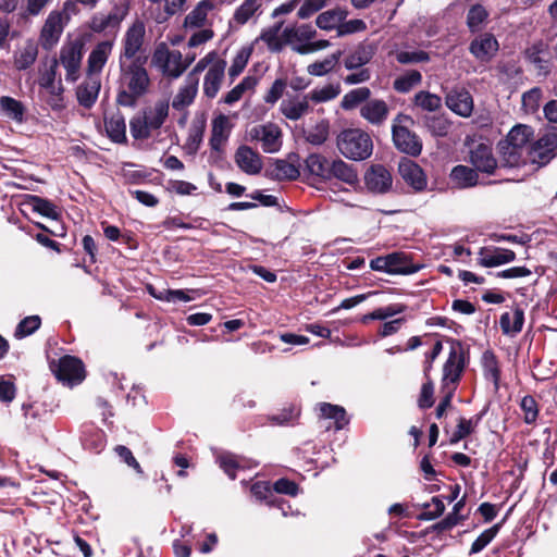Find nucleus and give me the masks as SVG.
Wrapping results in <instances>:
<instances>
[{
    "instance_id": "nucleus-1",
    "label": "nucleus",
    "mask_w": 557,
    "mask_h": 557,
    "mask_svg": "<svg viewBox=\"0 0 557 557\" xmlns=\"http://www.w3.org/2000/svg\"><path fill=\"white\" fill-rule=\"evenodd\" d=\"M304 182L310 186L325 184L337 180L349 186H355L358 180L357 170L352 164L339 158L330 159L321 153H310L302 164Z\"/></svg>"
},
{
    "instance_id": "nucleus-2",
    "label": "nucleus",
    "mask_w": 557,
    "mask_h": 557,
    "mask_svg": "<svg viewBox=\"0 0 557 557\" xmlns=\"http://www.w3.org/2000/svg\"><path fill=\"white\" fill-rule=\"evenodd\" d=\"M147 57H137L129 63L120 61V88L115 102L120 107L135 108L138 100L144 97L150 88V77L145 67Z\"/></svg>"
},
{
    "instance_id": "nucleus-3",
    "label": "nucleus",
    "mask_w": 557,
    "mask_h": 557,
    "mask_svg": "<svg viewBox=\"0 0 557 557\" xmlns=\"http://www.w3.org/2000/svg\"><path fill=\"white\" fill-rule=\"evenodd\" d=\"M449 354L442 369L441 389L457 391L470 362V348L460 339L448 337Z\"/></svg>"
},
{
    "instance_id": "nucleus-4",
    "label": "nucleus",
    "mask_w": 557,
    "mask_h": 557,
    "mask_svg": "<svg viewBox=\"0 0 557 557\" xmlns=\"http://www.w3.org/2000/svg\"><path fill=\"white\" fill-rule=\"evenodd\" d=\"M169 116V102L159 100L152 108H145L140 114L129 121V129L134 139L145 140L151 137L152 131L162 127Z\"/></svg>"
},
{
    "instance_id": "nucleus-5",
    "label": "nucleus",
    "mask_w": 557,
    "mask_h": 557,
    "mask_svg": "<svg viewBox=\"0 0 557 557\" xmlns=\"http://www.w3.org/2000/svg\"><path fill=\"white\" fill-rule=\"evenodd\" d=\"M413 124L414 120L412 116L401 112L398 113L392 123V140L399 152L416 158L421 154L423 143L422 139L410 129Z\"/></svg>"
},
{
    "instance_id": "nucleus-6",
    "label": "nucleus",
    "mask_w": 557,
    "mask_h": 557,
    "mask_svg": "<svg viewBox=\"0 0 557 557\" xmlns=\"http://www.w3.org/2000/svg\"><path fill=\"white\" fill-rule=\"evenodd\" d=\"M336 145L345 158L355 161L368 159L373 151L371 136L360 128H346L342 131L337 136Z\"/></svg>"
},
{
    "instance_id": "nucleus-7",
    "label": "nucleus",
    "mask_w": 557,
    "mask_h": 557,
    "mask_svg": "<svg viewBox=\"0 0 557 557\" xmlns=\"http://www.w3.org/2000/svg\"><path fill=\"white\" fill-rule=\"evenodd\" d=\"M50 369L58 381L69 386L77 385L86 377L84 362L71 355H64L58 361H52Z\"/></svg>"
},
{
    "instance_id": "nucleus-8",
    "label": "nucleus",
    "mask_w": 557,
    "mask_h": 557,
    "mask_svg": "<svg viewBox=\"0 0 557 557\" xmlns=\"http://www.w3.org/2000/svg\"><path fill=\"white\" fill-rule=\"evenodd\" d=\"M398 174L413 194L429 190V178L425 171L412 159L400 158L397 168Z\"/></svg>"
},
{
    "instance_id": "nucleus-9",
    "label": "nucleus",
    "mask_w": 557,
    "mask_h": 557,
    "mask_svg": "<svg viewBox=\"0 0 557 557\" xmlns=\"http://www.w3.org/2000/svg\"><path fill=\"white\" fill-rule=\"evenodd\" d=\"M83 47V42L74 40L63 45L60 50V62L66 71L65 79L67 82L74 83L79 77Z\"/></svg>"
},
{
    "instance_id": "nucleus-10",
    "label": "nucleus",
    "mask_w": 557,
    "mask_h": 557,
    "mask_svg": "<svg viewBox=\"0 0 557 557\" xmlns=\"http://www.w3.org/2000/svg\"><path fill=\"white\" fill-rule=\"evenodd\" d=\"M363 180L368 191L374 195L387 194L393 187L392 173L380 163L370 165Z\"/></svg>"
},
{
    "instance_id": "nucleus-11",
    "label": "nucleus",
    "mask_w": 557,
    "mask_h": 557,
    "mask_svg": "<svg viewBox=\"0 0 557 557\" xmlns=\"http://www.w3.org/2000/svg\"><path fill=\"white\" fill-rule=\"evenodd\" d=\"M145 38V24L137 20L126 30L123 39V51L120 54V61H133L143 47Z\"/></svg>"
},
{
    "instance_id": "nucleus-12",
    "label": "nucleus",
    "mask_w": 557,
    "mask_h": 557,
    "mask_svg": "<svg viewBox=\"0 0 557 557\" xmlns=\"http://www.w3.org/2000/svg\"><path fill=\"white\" fill-rule=\"evenodd\" d=\"M128 11V4H115L108 15L95 14L90 20L89 27L95 33H102L108 28L117 30Z\"/></svg>"
},
{
    "instance_id": "nucleus-13",
    "label": "nucleus",
    "mask_w": 557,
    "mask_h": 557,
    "mask_svg": "<svg viewBox=\"0 0 557 557\" xmlns=\"http://www.w3.org/2000/svg\"><path fill=\"white\" fill-rule=\"evenodd\" d=\"M62 33V13L59 11L50 12L40 30L39 42L42 49L52 50L59 42Z\"/></svg>"
},
{
    "instance_id": "nucleus-14",
    "label": "nucleus",
    "mask_w": 557,
    "mask_h": 557,
    "mask_svg": "<svg viewBox=\"0 0 557 557\" xmlns=\"http://www.w3.org/2000/svg\"><path fill=\"white\" fill-rule=\"evenodd\" d=\"M469 162L476 173L481 172L487 175L494 174L498 166L492 147L482 143L470 150Z\"/></svg>"
},
{
    "instance_id": "nucleus-15",
    "label": "nucleus",
    "mask_w": 557,
    "mask_h": 557,
    "mask_svg": "<svg viewBox=\"0 0 557 557\" xmlns=\"http://www.w3.org/2000/svg\"><path fill=\"white\" fill-rule=\"evenodd\" d=\"M302 174V164L299 163L297 153H289L287 160L276 159L269 176L277 181H295Z\"/></svg>"
},
{
    "instance_id": "nucleus-16",
    "label": "nucleus",
    "mask_w": 557,
    "mask_h": 557,
    "mask_svg": "<svg viewBox=\"0 0 557 557\" xmlns=\"http://www.w3.org/2000/svg\"><path fill=\"white\" fill-rule=\"evenodd\" d=\"M499 49L493 34L483 33L475 37L469 46L470 53L481 62H490Z\"/></svg>"
},
{
    "instance_id": "nucleus-17",
    "label": "nucleus",
    "mask_w": 557,
    "mask_h": 557,
    "mask_svg": "<svg viewBox=\"0 0 557 557\" xmlns=\"http://www.w3.org/2000/svg\"><path fill=\"white\" fill-rule=\"evenodd\" d=\"M237 166L248 175L259 174L262 170V160L258 152L249 146H240L237 148L235 156Z\"/></svg>"
},
{
    "instance_id": "nucleus-18",
    "label": "nucleus",
    "mask_w": 557,
    "mask_h": 557,
    "mask_svg": "<svg viewBox=\"0 0 557 557\" xmlns=\"http://www.w3.org/2000/svg\"><path fill=\"white\" fill-rule=\"evenodd\" d=\"M252 132L255 133L252 137L261 140L262 150L264 152L274 153L281 149L282 131L277 125L269 123L267 125H261L260 132L258 128H253Z\"/></svg>"
},
{
    "instance_id": "nucleus-19",
    "label": "nucleus",
    "mask_w": 557,
    "mask_h": 557,
    "mask_svg": "<svg viewBox=\"0 0 557 557\" xmlns=\"http://www.w3.org/2000/svg\"><path fill=\"white\" fill-rule=\"evenodd\" d=\"M479 255V264L484 268L498 267L516 259L515 251L502 247H482Z\"/></svg>"
},
{
    "instance_id": "nucleus-20",
    "label": "nucleus",
    "mask_w": 557,
    "mask_h": 557,
    "mask_svg": "<svg viewBox=\"0 0 557 557\" xmlns=\"http://www.w3.org/2000/svg\"><path fill=\"white\" fill-rule=\"evenodd\" d=\"M387 273L393 275H409L418 272L421 265L412 261L410 253L405 251H394L387 255Z\"/></svg>"
},
{
    "instance_id": "nucleus-21",
    "label": "nucleus",
    "mask_w": 557,
    "mask_h": 557,
    "mask_svg": "<svg viewBox=\"0 0 557 557\" xmlns=\"http://www.w3.org/2000/svg\"><path fill=\"white\" fill-rule=\"evenodd\" d=\"M556 139L543 136L529 147V154L533 163L546 165L555 156Z\"/></svg>"
},
{
    "instance_id": "nucleus-22",
    "label": "nucleus",
    "mask_w": 557,
    "mask_h": 557,
    "mask_svg": "<svg viewBox=\"0 0 557 557\" xmlns=\"http://www.w3.org/2000/svg\"><path fill=\"white\" fill-rule=\"evenodd\" d=\"M231 128L232 126L230 124V120L224 114H220L212 120V129L209 139V145L212 152H223V145L230 137Z\"/></svg>"
},
{
    "instance_id": "nucleus-23",
    "label": "nucleus",
    "mask_w": 557,
    "mask_h": 557,
    "mask_svg": "<svg viewBox=\"0 0 557 557\" xmlns=\"http://www.w3.org/2000/svg\"><path fill=\"white\" fill-rule=\"evenodd\" d=\"M113 44L112 41L104 40L98 42L89 53L87 60V75H99L104 67L109 55L111 54Z\"/></svg>"
},
{
    "instance_id": "nucleus-24",
    "label": "nucleus",
    "mask_w": 557,
    "mask_h": 557,
    "mask_svg": "<svg viewBox=\"0 0 557 557\" xmlns=\"http://www.w3.org/2000/svg\"><path fill=\"white\" fill-rule=\"evenodd\" d=\"M226 67V61L223 59L216 60L208 70L203 81V94L213 99L221 87L224 72Z\"/></svg>"
},
{
    "instance_id": "nucleus-25",
    "label": "nucleus",
    "mask_w": 557,
    "mask_h": 557,
    "mask_svg": "<svg viewBox=\"0 0 557 557\" xmlns=\"http://www.w3.org/2000/svg\"><path fill=\"white\" fill-rule=\"evenodd\" d=\"M449 180L457 189H469L480 184L479 173L473 168L463 164L455 165L451 169Z\"/></svg>"
},
{
    "instance_id": "nucleus-26",
    "label": "nucleus",
    "mask_w": 557,
    "mask_h": 557,
    "mask_svg": "<svg viewBox=\"0 0 557 557\" xmlns=\"http://www.w3.org/2000/svg\"><path fill=\"white\" fill-rule=\"evenodd\" d=\"M446 106L460 116H470L473 110V99L466 90H453L446 96Z\"/></svg>"
},
{
    "instance_id": "nucleus-27",
    "label": "nucleus",
    "mask_w": 557,
    "mask_h": 557,
    "mask_svg": "<svg viewBox=\"0 0 557 557\" xmlns=\"http://www.w3.org/2000/svg\"><path fill=\"white\" fill-rule=\"evenodd\" d=\"M375 54V48L370 44H359L344 59V66L349 70L362 69L368 64Z\"/></svg>"
},
{
    "instance_id": "nucleus-28",
    "label": "nucleus",
    "mask_w": 557,
    "mask_h": 557,
    "mask_svg": "<svg viewBox=\"0 0 557 557\" xmlns=\"http://www.w3.org/2000/svg\"><path fill=\"white\" fill-rule=\"evenodd\" d=\"M100 87L101 84L98 76H88V81L77 87L76 96L78 103L86 109H90L97 101Z\"/></svg>"
},
{
    "instance_id": "nucleus-29",
    "label": "nucleus",
    "mask_w": 557,
    "mask_h": 557,
    "mask_svg": "<svg viewBox=\"0 0 557 557\" xmlns=\"http://www.w3.org/2000/svg\"><path fill=\"white\" fill-rule=\"evenodd\" d=\"M388 106L384 100H369L360 110V115L374 125H381L388 115Z\"/></svg>"
},
{
    "instance_id": "nucleus-30",
    "label": "nucleus",
    "mask_w": 557,
    "mask_h": 557,
    "mask_svg": "<svg viewBox=\"0 0 557 557\" xmlns=\"http://www.w3.org/2000/svg\"><path fill=\"white\" fill-rule=\"evenodd\" d=\"M22 410L26 429L32 433L39 431L46 420L47 410L36 403L23 404Z\"/></svg>"
},
{
    "instance_id": "nucleus-31",
    "label": "nucleus",
    "mask_w": 557,
    "mask_h": 557,
    "mask_svg": "<svg viewBox=\"0 0 557 557\" xmlns=\"http://www.w3.org/2000/svg\"><path fill=\"white\" fill-rule=\"evenodd\" d=\"M26 205L29 206L34 212H37L42 216L55 221L61 218V212L58 207L47 198H42L37 195H27Z\"/></svg>"
},
{
    "instance_id": "nucleus-32",
    "label": "nucleus",
    "mask_w": 557,
    "mask_h": 557,
    "mask_svg": "<svg viewBox=\"0 0 557 557\" xmlns=\"http://www.w3.org/2000/svg\"><path fill=\"white\" fill-rule=\"evenodd\" d=\"M308 95L304 96L302 99H290L281 103L282 114L292 121L299 120L302 115L308 113L310 110Z\"/></svg>"
},
{
    "instance_id": "nucleus-33",
    "label": "nucleus",
    "mask_w": 557,
    "mask_h": 557,
    "mask_svg": "<svg viewBox=\"0 0 557 557\" xmlns=\"http://www.w3.org/2000/svg\"><path fill=\"white\" fill-rule=\"evenodd\" d=\"M104 126L108 137L113 143L124 144L127 141L125 120L121 113L106 119Z\"/></svg>"
},
{
    "instance_id": "nucleus-34",
    "label": "nucleus",
    "mask_w": 557,
    "mask_h": 557,
    "mask_svg": "<svg viewBox=\"0 0 557 557\" xmlns=\"http://www.w3.org/2000/svg\"><path fill=\"white\" fill-rule=\"evenodd\" d=\"M319 409L322 418L334 420L336 430H342L349 423L345 408L339 405L320 403Z\"/></svg>"
},
{
    "instance_id": "nucleus-35",
    "label": "nucleus",
    "mask_w": 557,
    "mask_h": 557,
    "mask_svg": "<svg viewBox=\"0 0 557 557\" xmlns=\"http://www.w3.org/2000/svg\"><path fill=\"white\" fill-rule=\"evenodd\" d=\"M524 323V311L521 307L513 308V322L511 324V317L509 312H504L499 319V325L503 334L516 335L522 331Z\"/></svg>"
},
{
    "instance_id": "nucleus-36",
    "label": "nucleus",
    "mask_w": 557,
    "mask_h": 557,
    "mask_svg": "<svg viewBox=\"0 0 557 557\" xmlns=\"http://www.w3.org/2000/svg\"><path fill=\"white\" fill-rule=\"evenodd\" d=\"M482 368L486 380H491L495 388L499 387L502 371L495 352L487 349L482 355Z\"/></svg>"
},
{
    "instance_id": "nucleus-37",
    "label": "nucleus",
    "mask_w": 557,
    "mask_h": 557,
    "mask_svg": "<svg viewBox=\"0 0 557 557\" xmlns=\"http://www.w3.org/2000/svg\"><path fill=\"white\" fill-rule=\"evenodd\" d=\"M533 135L534 129L531 126L518 124L509 131L505 143H508L519 149L524 150L528 144L532 140Z\"/></svg>"
},
{
    "instance_id": "nucleus-38",
    "label": "nucleus",
    "mask_w": 557,
    "mask_h": 557,
    "mask_svg": "<svg viewBox=\"0 0 557 557\" xmlns=\"http://www.w3.org/2000/svg\"><path fill=\"white\" fill-rule=\"evenodd\" d=\"M347 14V11L341 8L327 10L318 15L315 24L324 30L338 29V25L346 18Z\"/></svg>"
},
{
    "instance_id": "nucleus-39",
    "label": "nucleus",
    "mask_w": 557,
    "mask_h": 557,
    "mask_svg": "<svg viewBox=\"0 0 557 557\" xmlns=\"http://www.w3.org/2000/svg\"><path fill=\"white\" fill-rule=\"evenodd\" d=\"M198 78H194L193 81H187L186 86L182 87L178 92L175 95L172 107L175 110H183L184 108L190 106L197 95L198 90Z\"/></svg>"
},
{
    "instance_id": "nucleus-40",
    "label": "nucleus",
    "mask_w": 557,
    "mask_h": 557,
    "mask_svg": "<svg viewBox=\"0 0 557 557\" xmlns=\"http://www.w3.org/2000/svg\"><path fill=\"white\" fill-rule=\"evenodd\" d=\"M498 149L504 166L517 168L525 163L523 160L522 149H519L505 141H499Z\"/></svg>"
},
{
    "instance_id": "nucleus-41",
    "label": "nucleus",
    "mask_w": 557,
    "mask_h": 557,
    "mask_svg": "<svg viewBox=\"0 0 557 557\" xmlns=\"http://www.w3.org/2000/svg\"><path fill=\"white\" fill-rule=\"evenodd\" d=\"M213 9V3L210 0H201L197 5L186 15L184 24L190 27L203 26L208 11Z\"/></svg>"
},
{
    "instance_id": "nucleus-42",
    "label": "nucleus",
    "mask_w": 557,
    "mask_h": 557,
    "mask_svg": "<svg viewBox=\"0 0 557 557\" xmlns=\"http://www.w3.org/2000/svg\"><path fill=\"white\" fill-rule=\"evenodd\" d=\"M546 47L543 40H537L524 50V58L530 63L534 64L540 73L545 75L549 73V67L545 64L546 61H544L540 54L546 50Z\"/></svg>"
},
{
    "instance_id": "nucleus-43",
    "label": "nucleus",
    "mask_w": 557,
    "mask_h": 557,
    "mask_svg": "<svg viewBox=\"0 0 557 557\" xmlns=\"http://www.w3.org/2000/svg\"><path fill=\"white\" fill-rule=\"evenodd\" d=\"M422 82V75L418 70L407 71L405 74L395 78L393 88L401 94L409 92L413 87Z\"/></svg>"
},
{
    "instance_id": "nucleus-44",
    "label": "nucleus",
    "mask_w": 557,
    "mask_h": 557,
    "mask_svg": "<svg viewBox=\"0 0 557 557\" xmlns=\"http://www.w3.org/2000/svg\"><path fill=\"white\" fill-rule=\"evenodd\" d=\"M38 55V47L33 41H27L23 50L14 59V66L18 71L29 69L36 61Z\"/></svg>"
},
{
    "instance_id": "nucleus-45",
    "label": "nucleus",
    "mask_w": 557,
    "mask_h": 557,
    "mask_svg": "<svg viewBox=\"0 0 557 557\" xmlns=\"http://www.w3.org/2000/svg\"><path fill=\"white\" fill-rule=\"evenodd\" d=\"M250 492L258 500L265 502L269 506H276L278 498L273 493V486L267 481H257L251 487Z\"/></svg>"
},
{
    "instance_id": "nucleus-46",
    "label": "nucleus",
    "mask_w": 557,
    "mask_h": 557,
    "mask_svg": "<svg viewBox=\"0 0 557 557\" xmlns=\"http://www.w3.org/2000/svg\"><path fill=\"white\" fill-rule=\"evenodd\" d=\"M505 520H506V517L502 521H499V522L495 523L494 525H492L491 528L484 530L472 543L471 548H470V554H478L481 550H483L494 540V537L498 534Z\"/></svg>"
},
{
    "instance_id": "nucleus-47",
    "label": "nucleus",
    "mask_w": 557,
    "mask_h": 557,
    "mask_svg": "<svg viewBox=\"0 0 557 557\" xmlns=\"http://www.w3.org/2000/svg\"><path fill=\"white\" fill-rule=\"evenodd\" d=\"M0 106L8 117L20 123L23 122L25 107L20 100H16L9 96H3L0 98Z\"/></svg>"
},
{
    "instance_id": "nucleus-48",
    "label": "nucleus",
    "mask_w": 557,
    "mask_h": 557,
    "mask_svg": "<svg viewBox=\"0 0 557 557\" xmlns=\"http://www.w3.org/2000/svg\"><path fill=\"white\" fill-rule=\"evenodd\" d=\"M371 90L368 87H359L348 91L342 99L341 107L344 110H352L360 103L369 100Z\"/></svg>"
},
{
    "instance_id": "nucleus-49",
    "label": "nucleus",
    "mask_w": 557,
    "mask_h": 557,
    "mask_svg": "<svg viewBox=\"0 0 557 557\" xmlns=\"http://www.w3.org/2000/svg\"><path fill=\"white\" fill-rule=\"evenodd\" d=\"M243 458L232 454L223 453L218 457L220 468L227 474L231 480L236 479V472L245 467L242 465Z\"/></svg>"
},
{
    "instance_id": "nucleus-50",
    "label": "nucleus",
    "mask_w": 557,
    "mask_h": 557,
    "mask_svg": "<svg viewBox=\"0 0 557 557\" xmlns=\"http://www.w3.org/2000/svg\"><path fill=\"white\" fill-rule=\"evenodd\" d=\"M424 125L434 137L447 136L451 126L450 122L443 115L425 116Z\"/></svg>"
},
{
    "instance_id": "nucleus-51",
    "label": "nucleus",
    "mask_w": 557,
    "mask_h": 557,
    "mask_svg": "<svg viewBox=\"0 0 557 557\" xmlns=\"http://www.w3.org/2000/svg\"><path fill=\"white\" fill-rule=\"evenodd\" d=\"M342 55V51L338 50L330 55H327L322 61L313 62L308 66V73L313 76H323L331 72L337 62L339 61V58Z\"/></svg>"
},
{
    "instance_id": "nucleus-52",
    "label": "nucleus",
    "mask_w": 557,
    "mask_h": 557,
    "mask_svg": "<svg viewBox=\"0 0 557 557\" xmlns=\"http://www.w3.org/2000/svg\"><path fill=\"white\" fill-rule=\"evenodd\" d=\"M519 406L523 412L524 423L530 425L535 424L540 414V406L536 399L531 395H525L520 400Z\"/></svg>"
},
{
    "instance_id": "nucleus-53",
    "label": "nucleus",
    "mask_w": 557,
    "mask_h": 557,
    "mask_svg": "<svg viewBox=\"0 0 557 557\" xmlns=\"http://www.w3.org/2000/svg\"><path fill=\"white\" fill-rule=\"evenodd\" d=\"M281 27L282 23H277L276 25L262 30L260 35V39L267 44L268 49L271 52H280L284 48V41H282L280 36Z\"/></svg>"
},
{
    "instance_id": "nucleus-54",
    "label": "nucleus",
    "mask_w": 557,
    "mask_h": 557,
    "mask_svg": "<svg viewBox=\"0 0 557 557\" xmlns=\"http://www.w3.org/2000/svg\"><path fill=\"white\" fill-rule=\"evenodd\" d=\"M330 123L327 120H321L311 129L305 132V139L311 145L320 146L329 137Z\"/></svg>"
},
{
    "instance_id": "nucleus-55",
    "label": "nucleus",
    "mask_w": 557,
    "mask_h": 557,
    "mask_svg": "<svg viewBox=\"0 0 557 557\" xmlns=\"http://www.w3.org/2000/svg\"><path fill=\"white\" fill-rule=\"evenodd\" d=\"M488 17V12L481 4L472 5L467 14V25L470 32L475 33L481 28V25Z\"/></svg>"
},
{
    "instance_id": "nucleus-56",
    "label": "nucleus",
    "mask_w": 557,
    "mask_h": 557,
    "mask_svg": "<svg viewBox=\"0 0 557 557\" xmlns=\"http://www.w3.org/2000/svg\"><path fill=\"white\" fill-rule=\"evenodd\" d=\"M414 104L422 110L434 112L441 108L442 99L435 94L421 90L414 96Z\"/></svg>"
},
{
    "instance_id": "nucleus-57",
    "label": "nucleus",
    "mask_w": 557,
    "mask_h": 557,
    "mask_svg": "<svg viewBox=\"0 0 557 557\" xmlns=\"http://www.w3.org/2000/svg\"><path fill=\"white\" fill-rule=\"evenodd\" d=\"M41 325L39 315H29L20 321L14 331V336L18 339L35 333Z\"/></svg>"
},
{
    "instance_id": "nucleus-58",
    "label": "nucleus",
    "mask_w": 557,
    "mask_h": 557,
    "mask_svg": "<svg viewBox=\"0 0 557 557\" xmlns=\"http://www.w3.org/2000/svg\"><path fill=\"white\" fill-rule=\"evenodd\" d=\"M15 377L12 374L0 375V401L10 404L16 396Z\"/></svg>"
},
{
    "instance_id": "nucleus-59",
    "label": "nucleus",
    "mask_w": 557,
    "mask_h": 557,
    "mask_svg": "<svg viewBox=\"0 0 557 557\" xmlns=\"http://www.w3.org/2000/svg\"><path fill=\"white\" fill-rule=\"evenodd\" d=\"M433 506V510H424L420 512L417 518L421 521H431L440 518L445 511V505L443 500L438 496H433L431 498V503H425L422 505L424 509Z\"/></svg>"
},
{
    "instance_id": "nucleus-60",
    "label": "nucleus",
    "mask_w": 557,
    "mask_h": 557,
    "mask_svg": "<svg viewBox=\"0 0 557 557\" xmlns=\"http://www.w3.org/2000/svg\"><path fill=\"white\" fill-rule=\"evenodd\" d=\"M425 382L421 386L420 395L418 398V407L420 409H429L433 407L434 399V383L431 375L424 376Z\"/></svg>"
},
{
    "instance_id": "nucleus-61",
    "label": "nucleus",
    "mask_w": 557,
    "mask_h": 557,
    "mask_svg": "<svg viewBox=\"0 0 557 557\" xmlns=\"http://www.w3.org/2000/svg\"><path fill=\"white\" fill-rule=\"evenodd\" d=\"M260 2L259 0H245L242 5H239L235 13L234 20L236 23L243 25L248 22V20L255 14V12L259 9Z\"/></svg>"
},
{
    "instance_id": "nucleus-62",
    "label": "nucleus",
    "mask_w": 557,
    "mask_h": 557,
    "mask_svg": "<svg viewBox=\"0 0 557 557\" xmlns=\"http://www.w3.org/2000/svg\"><path fill=\"white\" fill-rule=\"evenodd\" d=\"M341 92L339 86H333V85H326L322 88H315L310 94H308V97L310 100H312L315 103L325 102L329 100H332L336 98Z\"/></svg>"
},
{
    "instance_id": "nucleus-63",
    "label": "nucleus",
    "mask_w": 557,
    "mask_h": 557,
    "mask_svg": "<svg viewBox=\"0 0 557 557\" xmlns=\"http://www.w3.org/2000/svg\"><path fill=\"white\" fill-rule=\"evenodd\" d=\"M205 129V121L200 122L199 124H193L191 127L189 128L186 146L189 149L190 153H195L199 149L200 144L202 143Z\"/></svg>"
},
{
    "instance_id": "nucleus-64",
    "label": "nucleus",
    "mask_w": 557,
    "mask_h": 557,
    "mask_svg": "<svg viewBox=\"0 0 557 557\" xmlns=\"http://www.w3.org/2000/svg\"><path fill=\"white\" fill-rule=\"evenodd\" d=\"M300 410L293 404L281 409L278 413L271 414L269 420L273 424L284 425L299 417Z\"/></svg>"
}]
</instances>
